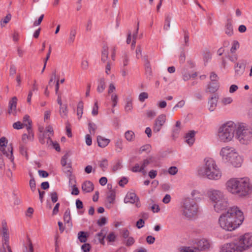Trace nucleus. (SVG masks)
<instances>
[{"label": "nucleus", "instance_id": "f257e3e1", "mask_svg": "<svg viewBox=\"0 0 252 252\" xmlns=\"http://www.w3.org/2000/svg\"><path fill=\"white\" fill-rule=\"evenodd\" d=\"M244 220L243 212L238 207L233 206L221 214L219 219V223L222 229L232 231L238 228Z\"/></svg>", "mask_w": 252, "mask_h": 252}, {"label": "nucleus", "instance_id": "f03ea898", "mask_svg": "<svg viewBox=\"0 0 252 252\" xmlns=\"http://www.w3.org/2000/svg\"><path fill=\"white\" fill-rule=\"evenodd\" d=\"M198 190H193L191 194L193 198L185 197L180 203L181 211L182 215L189 220L197 217L199 213V206L195 199H200Z\"/></svg>", "mask_w": 252, "mask_h": 252}, {"label": "nucleus", "instance_id": "7ed1b4c3", "mask_svg": "<svg viewBox=\"0 0 252 252\" xmlns=\"http://www.w3.org/2000/svg\"><path fill=\"white\" fill-rule=\"evenodd\" d=\"M219 155L224 163L235 168L241 167L244 162V156L232 146H225L222 147Z\"/></svg>", "mask_w": 252, "mask_h": 252}, {"label": "nucleus", "instance_id": "20e7f679", "mask_svg": "<svg viewBox=\"0 0 252 252\" xmlns=\"http://www.w3.org/2000/svg\"><path fill=\"white\" fill-rule=\"evenodd\" d=\"M237 123L232 121H227L220 125L218 128L216 137L218 141L228 143L235 138Z\"/></svg>", "mask_w": 252, "mask_h": 252}, {"label": "nucleus", "instance_id": "39448f33", "mask_svg": "<svg viewBox=\"0 0 252 252\" xmlns=\"http://www.w3.org/2000/svg\"><path fill=\"white\" fill-rule=\"evenodd\" d=\"M203 161V165L198 170L199 175L210 180L220 179L221 177V172L215 160L211 158H206Z\"/></svg>", "mask_w": 252, "mask_h": 252}, {"label": "nucleus", "instance_id": "423d86ee", "mask_svg": "<svg viewBox=\"0 0 252 252\" xmlns=\"http://www.w3.org/2000/svg\"><path fill=\"white\" fill-rule=\"evenodd\" d=\"M208 197L214 203V208L217 213H221L229 209V203L226 195L221 190H208Z\"/></svg>", "mask_w": 252, "mask_h": 252}, {"label": "nucleus", "instance_id": "0eeeda50", "mask_svg": "<svg viewBox=\"0 0 252 252\" xmlns=\"http://www.w3.org/2000/svg\"><path fill=\"white\" fill-rule=\"evenodd\" d=\"M235 138L243 146L252 144V127L244 123H237Z\"/></svg>", "mask_w": 252, "mask_h": 252}, {"label": "nucleus", "instance_id": "6e6552de", "mask_svg": "<svg viewBox=\"0 0 252 252\" xmlns=\"http://www.w3.org/2000/svg\"><path fill=\"white\" fill-rule=\"evenodd\" d=\"M227 189H251L252 185L248 178H231L225 183Z\"/></svg>", "mask_w": 252, "mask_h": 252}, {"label": "nucleus", "instance_id": "1a4fd4ad", "mask_svg": "<svg viewBox=\"0 0 252 252\" xmlns=\"http://www.w3.org/2000/svg\"><path fill=\"white\" fill-rule=\"evenodd\" d=\"M237 244L241 252L252 247V234L247 233L240 236Z\"/></svg>", "mask_w": 252, "mask_h": 252}, {"label": "nucleus", "instance_id": "9d476101", "mask_svg": "<svg viewBox=\"0 0 252 252\" xmlns=\"http://www.w3.org/2000/svg\"><path fill=\"white\" fill-rule=\"evenodd\" d=\"M166 121L165 114H161L158 115L155 121L153 126V131L155 132H159L163 126Z\"/></svg>", "mask_w": 252, "mask_h": 252}, {"label": "nucleus", "instance_id": "9b49d317", "mask_svg": "<svg viewBox=\"0 0 252 252\" xmlns=\"http://www.w3.org/2000/svg\"><path fill=\"white\" fill-rule=\"evenodd\" d=\"M234 197L237 199H243L249 198L252 194V190H230Z\"/></svg>", "mask_w": 252, "mask_h": 252}, {"label": "nucleus", "instance_id": "f8f14e48", "mask_svg": "<svg viewBox=\"0 0 252 252\" xmlns=\"http://www.w3.org/2000/svg\"><path fill=\"white\" fill-rule=\"evenodd\" d=\"M220 252H241L237 243H227L222 245Z\"/></svg>", "mask_w": 252, "mask_h": 252}, {"label": "nucleus", "instance_id": "ddd939ff", "mask_svg": "<svg viewBox=\"0 0 252 252\" xmlns=\"http://www.w3.org/2000/svg\"><path fill=\"white\" fill-rule=\"evenodd\" d=\"M195 244L197 246V249L200 251L208 250L211 247V244L209 241L206 239L202 238L195 241Z\"/></svg>", "mask_w": 252, "mask_h": 252}, {"label": "nucleus", "instance_id": "4468645a", "mask_svg": "<svg viewBox=\"0 0 252 252\" xmlns=\"http://www.w3.org/2000/svg\"><path fill=\"white\" fill-rule=\"evenodd\" d=\"M77 30L76 28L72 27L69 29L66 43L69 46H71L74 43L77 35Z\"/></svg>", "mask_w": 252, "mask_h": 252}, {"label": "nucleus", "instance_id": "2eb2a0df", "mask_svg": "<svg viewBox=\"0 0 252 252\" xmlns=\"http://www.w3.org/2000/svg\"><path fill=\"white\" fill-rule=\"evenodd\" d=\"M2 226L3 235V245L5 246H8L9 245V233L6 222H2Z\"/></svg>", "mask_w": 252, "mask_h": 252}, {"label": "nucleus", "instance_id": "dca6fc26", "mask_svg": "<svg viewBox=\"0 0 252 252\" xmlns=\"http://www.w3.org/2000/svg\"><path fill=\"white\" fill-rule=\"evenodd\" d=\"M17 98L16 96L13 97L8 103V113L14 115L16 112Z\"/></svg>", "mask_w": 252, "mask_h": 252}, {"label": "nucleus", "instance_id": "f3484780", "mask_svg": "<svg viewBox=\"0 0 252 252\" xmlns=\"http://www.w3.org/2000/svg\"><path fill=\"white\" fill-rule=\"evenodd\" d=\"M245 68V65L243 62L237 63L234 66L235 76H240L242 75L244 72Z\"/></svg>", "mask_w": 252, "mask_h": 252}, {"label": "nucleus", "instance_id": "a211bd4d", "mask_svg": "<svg viewBox=\"0 0 252 252\" xmlns=\"http://www.w3.org/2000/svg\"><path fill=\"white\" fill-rule=\"evenodd\" d=\"M195 131L190 130L185 135L186 142L189 146H192L195 141Z\"/></svg>", "mask_w": 252, "mask_h": 252}, {"label": "nucleus", "instance_id": "6ab92c4d", "mask_svg": "<svg viewBox=\"0 0 252 252\" xmlns=\"http://www.w3.org/2000/svg\"><path fill=\"white\" fill-rule=\"evenodd\" d=\"M138 198L137 197L135 193L129 192L127 193L124 199V202L126 203H134L138 200Z\"/></svg>", "mask_w": 252, "mask_h": 252}, {"label": "nucleus", "instance_id": "aec40b11", "mask_svg": "<svg viewBox=\"0 0 252 252\" xmlns=\"http://www.w3.org/2000/svg\"><path fill=\"white\" fill-rule=\"evenodd\" d=\"M98 145L101 148L106 147L110 142V140L101 136H98L97 137Z\"/></svg>", "mask_w": 252, "mask_h": 252}, {"label": "nucleus", "instance_id": "412c9836", "mask_svg": "<svg viewBox=\"0 0 252 252\" xmlns=\"http://www.w3.org/2000/svg\"><path fill=\"white\" fill-rule=\"evenodd\" d=\"M218 100L217 98L214 96H212L208 101V109L210 111L212 112L214 111L217 106Z\"/></svg>", "mask_w": 252, "mask_h": 252}, {"label": "nucleus", "instance_id": "4be33fe9", "mask_svg": "<svg viewBox=\"0 0 252 252\" xmlns=\"http://www.w3.org/2000/svg\"><path fill=\"white\" fill-rule=\"evenodd\" d=\"M224 32L228 36H231L233 35V27L232 23L228 21L225 25L224 29Z\"/></svg>", "mask_w": 252, "mask_h": 252}, {"label": "nucleus", "instance_id": "5701e85b", "mask_svg": "<svg viewBox=\"0 0 252 252\" xmlns=\"http://www.w3.org/2000/svg\"><path fill=\"white\" fill-rule=\"evenodd\" d=\"M233 102V98L229 96H224L220 100V103L223 106L230 105Z\"/></svg>", "mask_w": 252, "mask_h": 252}, {"label": "nucleus", "instance_id": "b1692460", "mask_svg": "<svg viewBox=\"0 0 252 252\" xmlns=\"http://www.w3.org/2000/svg\"><path fill=\"white\" fill-rule=\"evenodd\" d=\"M124 108L126 113H129L132 111L133 109V100L131 98L126 99Z\"/></svg>", "mask_w": 252, "mask_h": 252}, {"label": "nucleus", "instance_id": "393cba45", "mask_svg": "<svg viewBox=\"0 0 252 252\" xmlns=\"http://www.w3.org/2000/svg\"><path fill=\"white\" fill-rule=\"evenodd\" d=\"M151 167H155L159 165V158L156 156H151L147 158Z\"/></svg>", "mask_w": 252, "mask_h": 252}, {"label": "nucleus", "instance_id": "a878e982", "mask_svg": "<svg viewBox=\"0 0 252 252\" xmlns=\"http://www.w3.org/2000/svg\"><path fill=\"white\" fill-rule=\"evenodd\" d=\"M116 193L114 190H109L107 193V200L110 203H113L115 199Z\"/></svg>", "mask_w": 252, "mask_h": 252}, {"label": "nucleus", "instance_id": "bb28decb", "mask_svg": "<svg viewBox=\"0 0 252 252\" xmlns=\"http://www.w3.org/2000/svg\"><path fill=\"white\" fill-rule=\"evenodd\" d=\"M116 151L117 152H121L123 149V141L121 138H118L115 142Z\"/></svg>", "mask_w": 252, "mask_h": 252}, {"label": "nucleus", "instance_id": "cd10ccee", "mask_svg": "<svg viewBox=\"0 0 252 252\" xmlns=\"http://www.w3.org/2000/svg\"><path fill=\"white\" fill-rule=\"evenodd\" d=\"M125 137L127 141L132 142L135 139V134L132 130H127L125 133Z\"/></svg>", "mask_w": 252, "mask_h": 252}, {"label": "nucleus", "instance_id": "c85d7f7f", "mask_svg": "<svg viewBox=\"0 0 252 252\" xmlns=\"http://www.w3.org/2000/svg\"><path fill=\"white\" fill-rule=\"evenodd\" d=\"M108 58V48L107 46L103 47L101 52V61L103 63H105Z\"/></svg>", "mask_w": 252, "mask_h": 252}, {"label": "nucleus", "instance_id": "c756f323", "mask_svg": "<svg viewBox=\"0 0 252 252\" xmlns=\"http://www.w3.org/2000/svg\"><path fill=\"white\" fill-rule=\"evenodd\" d=\"M87 233L80 231L78 233V239L81 243H86L87 241Z\"/></svg>", "mask_w": 252, "mask_h": 252}, {"label": "nucleus", "instance_id": "7c9ffc66", "mask_svg": "<svg viewBox=\"0 0 252 252\" xmlns=\"http://www.w3.org/2000/svg\"><path fill=\"white\" fill-rule=\"evenodd\" d=\"M219 88V85L216 83L210 84L206 89V91L210 93H215Z\"/></svg>", "mask_w": 252, "mask_h": 252}, {"label": "nucleus", "instance_id": "2f4dec72", "mask_svg": "<svg viewBox=\"0 0 252 252\" xmlns=\"http://www.w3.org/2000/svg\"><path fill=\"white\" fill-rule=\"evenodd\" d=\"M180 252H200L196 248L183 247L180 248Z\"/></svg>", "mask_w": 252, "mask_h": 252}, {"label": "nucleus", "instance_id": "473e14b6", "mask_svg": "<svg viewBox=\"0 0 252 252\" xmlns=\"http://www.w3.org/2000/svg\"><path fill=\"white\" fill-rule=\"evenodd\" d=\"M69 157V155L67 153L65 154L61 159V164L63 166H66L67 168H70V163L67 162V159Z\"/></svg>", "mask_w": 252, "mask_h": 252}, {"label": "nucleus", "instance_id": "72a5a7b5", "mask_svg": "<svg viewBox=\"0 0 252 252\" xmlns=\"http://www.w3.org/2000/svg\"><path fill=\"white\" fill-rule=\"evenodd\" d=\"M105 89V82L104 78H101L99 81V84L97 87V91L101 93L103 92V91Z\"/></svg>", "mask_w": 252, "mask_h": 252}, {"label": "nucleus", "instance_id": "f704fd0d", "mask_svg": "<svg viewBox=\"0 0 252 252\" xmlns=\"http://www.w3.org/2000/svg\"><path fill=\"white\" fill-rule=\"evenodd\" d=\"M104 230L102 229L101 231L96 235V237L98 238L99 242L102 245H104V238L106 237V233H104Z\"/></svg>", "mask_w": 252, "mask_h": 252}, {"label": "nucleus", "instance_id": "c9c22d12", "mask_svg": "<svg viewBox=\"0 0 252 252\" xmlns=\"http://www.w3.org/2000/svg\"><path fill=\"white\" fill-rule=\"evenodd\" d=\"M240 44L239 42L237 40H233L230 48V52L231 53H234L236 51V50L239 48Z\"/></svg>", "mask_w": 252, "mask_h": 252}, {"label": "nucleus", "instance_id": "e433bc0d", "mask_svg": "<svg viewBox=\"0 0 252 252\" xmlns=\"http://www.w3.org/2000/svg\"><path fill=\"white\" fill-rule=\"evenodd\" d=\"M60 114L61 117L64 118L66 117L67 115L68 110L67 108V106L66 105H64L60 107L59 110Z\"/></svg>", "mask_w": 252, "mask_h": 252}, {"label": "nucleus", "instance_id": "4c0bfd02", "mask_svg": "<svg viewBox=\"0 0 252 252\" xmlns=\"http://www.w3.org/2000/svg\"><path fill=\"white\" fill-rule=\"evenodd\" d=\"M83 108L84 106L83 102L81 101L79 102L77 104V115L79 119L82 117L83 113Z\"/></svg>", "mask_w": 252, "mask_h": 252}, {"label": "nucleus", "instance_id": "58836bf2", "mask_svg": "<svg viewBox=\"0 0 252 252\" xmlns=\"http://www.w3.org/2000/svg\"><path fill=\"white\" fill-rule=\"evenodd\" d=\"M89 130L91 134L94 135L95 131L97 129L96 124L94 123L90 122L89 123Z\"/></svg>", "mask_w": 252, "mask_h": 252}, {"label": "nucleus", "instance_id": "ea45409f", "mask_svg": "<svg viewBox=\"0 0 252 252\" xmlns=\"http://www.w3.org/2000/svg\"><path fill=\"white\" fill-rule=\"evenodd\" d=\"M111 100L112 102V107H115L117 106L118 102V96L116 93L110 94Z\"/></svg>", "mask_w": 252, "mask_h": 252}, {"label": "nucleus", "instance_id": "a19ab883", "mask_svg": "<svg viewBox=\"0 0 252 252\" xmlns=\"http://www.w3.org/2000/svg\"><path fill=\"white\" fill-rule=\"evenodd\" d=\"M94 188L93 184L89 181L84 182L82 186V189H94Z\"/></svg>", "mask_w": 252, "mask_h": 252}, {"label": "nucleus", "instance_id": "79ce46f5", "mask_svg": "<svg viewBox=\"0 0 252 252\" xmlns=\"http://www.w3.org/2000/svg\"><path fill=\"white\" fill-rule=\"evenodd\" d=\"M32 121L30 119V117L28 115H26L23 118V123H22L24 126H26L27 128L29 126H32Z\"/></svg>", "mask_w": 252, "mask_h": 252}, {"label": "nucleus", "instance_id": "37998d69", "mask_svg": "<svg viewBox=\"0 0 252 252\" xmlns=\"http://www.w3.org/2000/svg\"><path fill=\"white\" fill-rule=\"evenodd\" d=\"M47 143H50L52 145L53 148L58 152L60 151V146L59 144L57 142H54L50 137L48 138Z\"/></svg>", "mask_w": 252, "mask_h": 252}, {"label": "nucleus", "instance_id": "c03bdc74", "mask_svg": "<svg viewBox=\"0 0 252 252\" xmlns=\"http://www.w3.org/2000/svg\"><path fill=\"white\" fill-rule=\"evenodd\" d=\"M63 220L66 223H69L71 220L70 212L68 209L66 210L64 214Z\"/></svg>", "mask_w": 252, "mask_h": 252}, {"label": "nucleus", "instance_id": "a18cd8bd", "mask_svg": "<svg viewBox=\"0 0 252 252\" xmlns=\"http://www.w3.org/2000/svg\"><path fill=\"white\" fill-rule=\"evenodd\" d=\"M131 171L133 172H141L143 174H145L143 170V168H142L141 164L138 163L136 164L132 168H131Z\"/></svg>", "mask_w": 252, "mask_h": 252}, {"label": "nucleus", "instance_id": "49530a36", "mask_svg": "<svg viewBox=\"0 0 252 252\" xmlns=\"http://www.w3.org/2000/svg\"><path fill=\"white\" fill-rule=\"evenodd\" d=\"M129 62V58L126 53H124L122 57V67H125L127 65Z\"/></svg>", "mask_w": 252, "mask_h": 252}, {"label": "nucleus", "instance_id": "de8ad7c7", "mask_svg": "<svg viewBox=\"0 0 252 252\" xmlns=\"http://www.w3.org/2000/svg\"><path fill=\"white\" fill-rule=\"evenodd\" d=\"M98 112V102L96 100H95L94 105L92 108V114L93 116H96Z\"/></svg>", "mask_w": 252, "mask_h": 252}, {"label": "nucleus", "instance_id": "09e8293b", "mask_svg": "<svg viewBox=\"0 0 252 252\" xmlns=\"http://www.w3.org/2000/svg\"><path fill=\"white\" fill-rule=\"evenodd\" d=\"M27 131H28V140L29 141H32L33 140V138H34V134L32 132V126H28V128H27Z\"/></svg>", "mask_w": 252, "mask_h": 252}, {"label": "nucleus", "instance_id": "8fccbe9b", "mask_svg": "<svg viewBox=\"0 0 252 252\" xmlns=\"http://www.w3.org/2000/svg\"><path fill=\"white\" fill-rule=\"evenodd\" d=\"M108 165V160L106 159H103L99 161V166L103 171H105Z\"/></svg>", "mask_w": 252, "mask_h": 252}, {"label": "nucleus", "instance_id": "3c124183", "mask_svg": "<svg viewBox=\"0 0 252 252\" xmlns=\"http://www.w3.org/2000/svg\"><path fill=\"white\" fill-rule=\"evenodd\" d=\"M109 242H114L116 241V235L114 232H110L106 238Z\"/></svg>", "mask_w": 252, "mask_h": 252}, {"label": "nucleus", "instance_id": "603ef678", "mask_svg": "<svg viewBox=\"0 0 252 252\" xmlns=\"http://www.w3.org/2000/svg\"><path fill=\"white\" fill-rule=\"evenodd\" d=\"M148 94L147 93H141L138 96L139 100L140 102H143L145 100V99L148 98Z\"/></svg>", "mask_w": 252, "mask_h": 252}, {"label": "nucleus", "instance_id": "864d4df0", "mask_svg": "<svg viewBox=\"0 0 252 252\" xmlns=\"http://www.w3.org/2000/svg\"><path fill=\"white\" fill-rule=\"evenodd\" d=\"M8 150L9 152V153H7L5 152L4 150H2V153L3 154L6 155V156L8 157L12 161L13 160V153H12V148L9 147L8 148Z\"/></svg>", "mask_w": 252, "mask_h": 252}, {"label": "nucleus", "instance_id": "5fc2aeb1", "mask_svg": "<svg viewBox=\"0 0 252 252\" xmlns=\"http://www.w3.org/2000/svg\"><path fill=\"white\" fill-rule=\"evenodd\" d=\"M185 104V101L184 100H182L179 101L173 108L172 110L173 111H176L178 108H182Z\"/></svg>", "mask_w": 252, "mask_h": 252}, {"label": "nucleus", "instance_id": "6e6d98bb", "mask_svg": "<svg viewBox=\"0 0 252 252\" xmlns=\"http://www.w3.org/2000/svg\"><path fill=\"white\" fill-rule=\"evenodd\" d=\"M178 171V169L176 166H171L168 169V173L171 175H175Z\"/></svg>", "mask_w": 252, "mask_h": 252}, {"label": "nucleus", "instance_id": "4d7b16f0", "mask_svg": "<svg viewBox=\"0 0 252 252\" xmlns=\"http://www.w3.org/2000/svg\"><path fill=\"white\" fill-rule=\"evenodd\" d=\"M146 114L148 118L152 119L156 116L157 113L153 110H148L146 111Z\"/></svg>", "mask_w": 252, "mask_h": 252}, {"label": "nucleus", "instance_id": "13d9d810", "mask_svg": "<svg viewBox=\"0 0 252 252\" xmlns=\"http://www.w3.org/2000/svg\"><path fill=\"white\" fill-rule=\"evenodd\" d=\"M211 59V54L209 51H206L203 54V60L205 62H208Z\"/></svg>", "mask_w": 252, "mask_h": 252}, {"label": "nucleus", "instance_id": "bf43d9fd", "mask_svg": "<svg viewBox=\"0 0 252 252\" xmlns=\"http://www.w3.org/2000/svg\"><path fill=\"white\" fill-rule=\"evenodd\" d=\"M91 248V245L89 243H85L81 246V249L84 252H88Z\"/></svg>", "mask_w": 252, "mask_h": 252}, {"label": "nucleus", "instance_id": "052dcab7", "mask_svg": "<svg viewBox=\"0 0 252 252\" xmlns=\"http://www.w3.org/2000/svg\"><path fill=\"white\" fill-rule=\"evenodd\" d=\"M127 183H128L127 178L124 177L122 178V179L119 181V185L121 187L124 188L125 185H126Z\"/></svg>", "mask_w": 252, "mask_h": 252}, {"label": "nucleus", "instance_id": "680f3d73", "mask_svg": "<svg viewBox=\"0 0 252 252\" xmlns=\"http://www.w3.org/2000/svg\"><path fill=\"white\" fill-rule=\"evenodd\" d=\"M23 126V124L19 121L15 122L13 124V127L16 129H22Z\"/></svg>", "mask_w": 252, "mask_h": 252}, {"label": "nucleus", "instance_id": "e2e57ef3", "mask_svg": "<svg viewBox=\"0 0 252 252\" xmlns=\"http://www.w3.org/2000/svg\"><path fill=\"white\" fill-rule=\"evenodd\" d=\"M149 165L150 166V164H149V162L147 158L144 159L143 161V162H142V163L141 164V166L142 168H143V170L144 173H146L145 168Z\"/></svg>", "mask_w": 252, "mask_h": 252}, {"label": "nucleus", "instance_id": "0e129e2a", "mask_svg": "<svg viewBox=\"0 0 252 252\" xmlns=\"http://www.w3.org/2000/svg\"><path fill=\"white\" fill-rule=\"evenodd\" d=\"M180 129L179 128H174L172 132V136L175 139L177 138L179 134Z\"/></svg>", "mask_w": 252, "mask_h": 252}, {"label": "nucleus", "instance_id": "69168bd1", "mask_svg": "<svg viewBox=\"0 0 252 252\" xmlns=\"http://www.w3.org/2000/svg\"><path fill=\"white\" fill-rule=\"evenodd\" d=\"M50 196L53 203H56L58 200V196L56 192H52L50 193Z\"/></svg>", "mask_w": 252, "mask_h": 252}, {"label": "nucleus", "instance_id": "338daca9", "mask_svg": "<svg viewBox=\"0 0 252 252\" xmlns=\"http://www.w3.org/2000/svg\"><path fill=\"white\" fill-rule=\"evenodd\" d=\"M145 221L143 219H139L136 222V227L138 228H141L144 226Z\"/></svg>", "mask_w": 252, "mask_h": 252}, {"label": "nucleus", "instance_id": "774afa93", "mask_svg": "<svg viewBox=\"0 0 252 252\" xmlns=\"http://www.w3.org/2000/svg\"><path fill=\"white\" fill-rule=\"evenodd\" d=\"M24 252H33V247L30 241H29L28 246L26 247V250Z\"/></svg>", "mask_w": 252, "mask_h": 252}]
</instances>
